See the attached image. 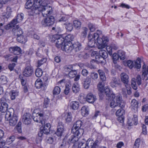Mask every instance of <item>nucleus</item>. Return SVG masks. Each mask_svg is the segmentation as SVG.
I'll use <instances>...</instances> for the list:
<instances>
[{
  "mask_svg": "<svg viewBox=\"0 0 148 148\" xmlns=\"http://www.w3.org/2000/svg\"><path fill=\"white\" fill-rule=\"evenodd\" d=\"M100 34L98 33H94L93 35L90 34L88 36V46L89 47H94L97 42L98 43V47L99 49L104 48L107 45L109 40L107 37L102 36L101 31H99Z\"/></svg>",
  "mask_w": 148,
  "mask_h": 148,
  "instance_id": "f257e3e1",
  "label": "nucleus"
},
{
  "mask_svg": "<svg viewBox=\"0 0 148 148\" xmlns=\"http://www.w3.org/2000/svg\"><path fill=\"white\" fill-rule=\"evenodd\" d=\"M73 52H75L79 51L81 49V45L78 42L72 44Z\"/></svg>",
  "mask_w": 148,
  "mask_h": 148,
  "instance_id": "aec40b11",
  "label": "nucleus"
},
{
  "mask_svg": "<svg viewBox=\"0 0 148 148\" xmlns=\"http://www.w3.org/2000/svg\"><path fill=\"white\" fill-rule=\"evenodd\" d=\"M36 1L34 0H28L25 5V8L27 9H30L31 7L33 6V4Z\"/></svg>",
  "mask_w": 148,
  "mask_h": 148,
  "instance_id": "7c9ffc66",
  "label": "nucleus"
},
{
  "mask_svg": "<svg viewBox=\"0 0 148 148\" xmlns=\"http://www.w3.org/2000/svg\"><path fill=\"white\" fill-rule=\"evenodd\" d=\"M84 132L83 129H77V130H74V134L79 138H80L83 134Z\"/></svg>",
  "mask_w": 148,
  "mask_h": 148,
  "instance_id": "c85d7f7f",
  "label": "nucleus"
},
{
  "mask_svg": "<svg viewBox=\"0 0 148 148\" xmlns=\"http://www.w3.org/2000/svg\"><path fill=\"white\" fill-rule=\"evenodd\" d=\"M49 102V100L48 98H46L45 99L43 106L44 108H47L48 107Z\"/></svg>",
  "mask_w": 148,
  "mask_h": 148,
  "instance_id": "4d7b16f0",
  "label": "nucleus"
},
{
  "mask_svg": "<svg viewBox=\"0 0 148 148\" xmlns=\"http://www.w3.org/2000/svg\"><path fill=\"white\" fill-rule=\"evenodd\" d=\"M95 61L94 60H92L90 61L91 64L88 65V67L91 69H95L96 67L93 64V63L95 62Z\"/></svg>",
  "mask_w": 148,
  "mask_h": 148,
  "instance_id": "bf43d9fd",
  "label": "nucleus"
},
{
  "mask_svg": "<svg viewBox=\"0 0 148 148\" xmlns=\"http://www.w3.org/2000/svg\"><path fill=\"white\" fill-rule=\"evenodd\" d=\"M65 27L67 31L71 32L73 29V26L72 23H69L66 24Z\"/></svg>",
  "mask_w": 148,
  "mask_h": 148,
  "instance_id": "c03bdc74",
  "label": "nucleus"
},
{
  "mask_svg": "<svg viewBox=\"0 0 148 148\" xmlns=\"http://www.w3.org/2000/svg\"><path fill=\"white\" fill-rule=\"evenodd\" d=\"M4 99V98H2L0 99V103L1 104L0 110L3 113L7 111L5 115V120L9 121V112L8 111V105L6 103L2 101Z\"/></svg>",
  "mask_w": 148,
  "mask_h": 148,
  "instance_id": "423d86ee",
  "label": "nucleus"
},
{
  "mask_svg": "<svg viewBox=\"0 0 148 148\" xmlns=\"http://www.w3.org/2000/svg\"><path fill=\"white\" fill-rule=\"evenodd\" d=\"M128 124L130 126L133 125H136L137 123V119L136 117H134L132 119H129L128 120Z\"/></svg>",
  "mask_w": 148,
  "mask_h": 148,
  "instance_id": "4be33fe9",
  "label": "nucleus"
},
{
  "mask_svg": "<svg viewBox=\"0 0 148 148\" xmlns=\"http://www.w3.org/2000/svg\"><path fill=\"white\" fill-rule=\"evenodd\" d=\"M63 49L67 53H70L73 52V45L71 42L64 43Z\"/></svg>",
  "mask_w": 148,
  "mask_h": 148,
  "instance_id": "f8f14e48",
  "label": "nucleus"
},
{
  "mask_svg": "<svg viewBox=\"0 0 148 148\" xmlns=\"http://www.w3.org/2000/svg\"><path fill=\"white\" fill-rule=\"evenodd\" d=\"M82 125V122L80 120H78L76 121V122L74 124L73 127L72 131L74 132V130H77V129H81V127Z\"/></svg>",
  "mask_w": 148,
  "mask_h": 148,
  "instance_id": "6ab92c4d",
  "label": "nucleus"
},
{
  "mask_svg": "<svg viewBox=\"0 0 148 148\" xmlns=\"http://www.w3.org/2000/svg\"><path fill=\"white\" fill-rule=\"evenodd\" d=\"M33 69L29 63H26L23 72L24 76L26 77L31 76L33 73Z\"/></svg>",
  "mask_w": 148,
  "mask_h": 148,
  "instance_id": "9d476101",
  "label": "nucleus"
},
{
  "mask_svg": "<svg viewBox=\"0 0 148 148\" xmlns=\"http://www.w3.org/2000/svg\"><path fill=\"white\" fill-rule=\"evenodd\" d=\"M73 24L74 27L77 29H79L81 27V22L78 20H75L73 21Z\"/></svg>",
  "mask_w": 148,
  "mask_h": 148,
  "instance_id": "a19ab883",
  "label": "nucleus"
},
{
  "mask_svg": "<svg viewBox=\"0 0 148 148\" xmlns=\"http://www.w3.org/2000/svg\"><path fill=\"white\" fill-rule=\"evenodd\" d=\"M12 32L13 34L16 36L22 35L23 33L22 29L18 25L12 29Z\"/></svg>",
  "mask_w": 148,
  "mask_h": 148,
  "instance_id": "ddd939ff",
  "label": "nucleus"
},
{
  "mask_svg": "<svg viewBox=\"0 0 148 148\" xmlns=\"http://www.w3.org/2000/svg\"><path fill=\"white\" fill-rule=\"evenodd\" d=\"M121 79L123 83H128L129 82V76L125 73H122L121 74Z\"/></svg>",
  "mask_w": 148,
  "mask_h": 148,
  "instance_id": "412c9836",
  "label": "nucleus"
},
{
  "mask_svg": "<svg viewBox=\"0 0 148 148\" xmlns=\"http://www.w3.org/2000/svg\"><path fill=\"white\" fill-rule=\"evenodd\" d=\"M56 140V138L54 137H50L47 139V142L50 144H52L55 142Z\"/></svg>",
  "mask_w": 148,
  "mask_h": 148,
  "instance_id": "6e6d98bb",
  "label": "nucleus"
},
{
  "mask_svg": "<svg viewBox=\"0 0 148 148\" xmlns=\"http://www.w3.org/2000/svg\"><path fill=\"white\" fill-rule=\"evenodd\" d=\"M74 37L71 34H69L66 36L64 38V43L71 42V41L73 40Z\"/></svg>",
  "mask_w": 148,
  "mask_h": 148,
  "instance_id": "72a5a7b5",
  "label": "nucleus"
},
{
  "mask_svg": "<svg viewBox=\"0 0 148 148\" xmlns=\"http://www.w3.org/2000/svg\"><path fill=\"white\" fill-rule=\"evenodd\" d=\"M12 95L11 97V99L12 100H14L15 99L16 97L18 95V92L12 90L11 91Z\"/></svg>",
  "mask_w": 148,
  "mask_h": 148,
  "instance_id": "79ce46f5",
  "label": "nucleus"
},
{
  "mask_svg": "<svg viewBox=\"0 0 148 148\" xmlns=\"http://www.w3.org/2000/svg\"><path fill=\"white\" fill-rule=\"evenodd\" d=\"M10 51L14 55H18L21 53L22 51L20 47L15 46L10 47Z\"/></svg>",
  "mask_w": 148,
  "mask_h": 148,
  "instance_id": "4468645a",
  "label": "nucleus"
},
{
  "mask_svg": "<svg viewBox=\"0 0 148 148\" xmlns=\"http://www.w3.org/2000/svg\"><path fill=\"white\" fill-rule=\"evenodd\" d=\"M40 7L41 8L40 12L42 13L43 16H50L52 12V8L47 5L43 6L41 4Z\"/></svg>",
  "mask_w": 148,
  "mask_h": 148,
  "instance_id": "6e6552de",
  "label": "nucleus"
},
{
  "mask_svg": "<svg viewBox=\"0 0 148 148\" xmlns=\"http://www.w3.org/2000/svg\"><path fill=\"white\" fill-rule=\"evenodd\" d=\"M123 64L125 66H128L130 69H132L133 67L139 69L141 67L140 59L138 58L136 61L134 62L130 60L123 62Z\"/></svg>",
  "mask_w": 148,
  "mask_h": 148,
  "instance_id": "39448f33",
  "label": "nucleus"
},
{
  "mask_svg": "<svg viewBox=\"0 0 148 148\" xmlns=\"http://www.w3.org/2000/svg\"><path fill=\"white\" fill-rule=\"evenodd\" d=\"M99 142L98 140H96L95 141H94V143L92 148H106L104 147H99L98 146Z\"/></svg>",
  "mask_w": 148,
  "mask_h": 148,
  "instance_id": "864d4df0",
  "label": "nucleus"
},
{
  "mask_svg": "<svg viewBox=\"0 0 148 148\" xmlns=\"http://www.w3.org/2000/svg\"><path fill=\"white\" fill-rule=\"evenodd\" d=\"M86 100L88 102L93 103L96 100V96L91 93H89L86 95Z\"/></svg>",
  "mask_w": 148,
  "mask_h": 148,
  "instance_id": "f3484780",
  "label": "nucleus"
},
{
  "mask_svg": "<svg viewBox=\"0 0 148 148\" xmlns=\"http://www.w3.org/2000/svg\"><path fill=\"white\" fill-rule=\"evenodd\" d=\"M104 91L106 95L108 96H109L111 93V91L108 86H106L105 87Z\"/></svg>",
  "mask_w": 148,
  "mask_h": 148,
  "instance_id": "603ef678",
  "label": "nucleus"
},
{
  "mask_svg": "<svg viewBox=\"0 0 148 148\" xmlns=\"http://www.w3.org/2000/svg\"><path fill=\"white\" fill-rule=\"evenodd\" d=\"M116 56L117 57L118 56H119L120 59L122 60H124L125 58V52L121 51H119L118 54L114 53L113 54V59L117 60H118V58H115Z\"/></svg>",
  "mask_w": 148,
  "mask_h": 148,
  "instance_id": "2eb2a0df",
  "label": "nucleus"
},
{
  "mask_svg": "<svg viewBox=\"0 0 148 148\" xmlns=\"http://www.w3.org/2000/svg\"><path fill=\"white\" fill-rule=\"evenodd\" d=\"M54 21L55 19L53 16H49L43 19L41 22V23L44 27L49 26L54 24Z\"/></svg>",
  "mask_w": 148,
  "mask_h": 148,
  "instance_id": "1a4fd4ad",
  "label": "nucleus"
},
{
  "mask_svg": "<svg viewBox=\"0 0 148 148\" xmlns=\"http://www.w3.org/2000/svg\"><path fill=\"white\" fill-rule=\"evenodd\" d=\"M82 75L84 76H86L87 75L88 73V71L85 69H83L82 71Z\"/></svg>",
  "mask_w": 148,
  "mask_h": 148,
  "instance_id": "e2e57ef3",
  "label": "nucleus"
},
{
  "mask_svg": "<svg viewBox=\"0 0 148 148\" xmlns=\"http://www.w3.org/2000/svg\"><path fill=\"white\" fill-rule=\"evenodd\" d=\"M64 124L62 121H59L58 122L57 125V128L59 129H64Z\"/></svg>",
  "mask_w": 148,
  "mask_h": 148,
  "instance_id": "052dcab7",
  "label": "nucleus"
},
{
  "mask_svg": "<svg viewBox=\"0 0 148 148\" xmlns=\"http://www.w3.org/2000/svg\"><path fill=\"white\" fill-rule=\"evenodd\" d=\"M88 27L89 29L91 32H93L95 29L94 26L91 23H89Z\"/></svg>",
  "mask_w": 148,
  "mask_h": 148,
  "instance_id": "338daca9",
  "label": "nucleus"
},
{
  "mask_svg": "<svg viewBox=\"0 0 148 148\" xmlns=\"http://www.w3.org/2000/svg\"><path fill=\"white\" fill-rule=\"evenodd\" d=\"M51 127L50 123H47L46 124L43 126L42 130L44 132V134H47L50 132V129Z\"/></svg>",
  "mask_w": 148,
  "mask_h": 148,
  "instance_id": "5701e85b",
  "label": "nucleus"
},
{
  "mask_svg": "<svg viewBox=\"0 0 148 148\" xmlns=\"http://www.w3.org/2000/svg\"><path fill=\"white\" fill-rule=\"evenodd\" d=\"M64 131V129H57V131L56 132V134L59 136H62Z\"/></svg>",
  "mask_w": 148,
  "mask_h": 148,
  "instance_id": "09e8293b",
  "label": "nucleus"
},
{
  "mask_svg": "<svg viewBox=\"0 0 148 148\" xmlns=\"http://www.w3.org/2000/svg\"><path fill=\"white\" fill-rule=\"evenodd\" d=\"M17 40L18 42L23 44L25 43L27 40V38L24 37L22 35L17 36Z\"/></svg>",
  "mask_w": 148,
  "mask_h": 148,
  "instance_id": "bb28decb",
  "label": "nucleus"
},
{
  "mask_svg": "<svg viewBox=\"0 0 148 148\" xmlns=\"http://www.w3.org/2000/svg\"><path fill=\"white\" fill-rule=\"evenodd\" d=\"M79 139V138L74 134L69 139V142L75 143Z\"/></svg>",
  "mask_w": 148,
  "mask_h": 148,
  "instance_id": "c756f323",
  "label": "nucleus"
},
{
  "mask_svg": "<svg viewBox=\"0 0 148 148\" xmlns=\"http://www.w3.org/2000/svg\"><path fill=\"white\" fill-rule=\"evenodd\" d=\"M142 128L143 130L142 132V133L145 135L147 133V131L146 126L144 125H143L142 126Z\"/></svg>",
  "mask_w": 148,
  "mask_h": 148,
  "instance_id": "774afa93",
  "label": "nucleus"
},
{
  "mask_svg": "<svg viewBox=\"0 0 148 148\" xmlns=\"http://www.w3.org/2000/svg\"><path fill=\"white\" fill-rule=\"evenodd\" d=\"M96 60L99 63H100L102 64H104L106 63V58H103L100 55H97L95 57Z\"/></svg>",
  "mask_w": 148,
  "mask_h": 148,
  "instance_id": "b1692460",
  "label": "nucleus"
},
{
  "mask_svg": "<svg viewBox=\"0 0 148 148\" xmlns=\"http://www.w3.org/2000/svg\"><path fill=\"white\" fill-rule=\"evenodd\" d=\"M106 49L110 55H111L112 54V48L111 46H106Z\"/></svg>",
  "mask_w": 148,
  "mask_h": 148,
  "instance_id": "13d9d810",
  "label": "nucleus"
},
{
  "mask_svg": "<svg viewBox=\"0 0 148 148\" xmlns=\"http://www.w3.org/2000/svg\"><path fill=\"white\" fill-rule=\"evenodd\" d=\"M140 144V139L137 138L135 140L134 145V148H138Z\"/></svg>",
  "mask_w": 148,
  "mask_h": 148,
  "instance_id": "a18cd8bd",
  "label": "nucleus"
},
{
  "mask_svg": "<svg viewBox=\"0 0 148 148\" xmlns=\"http://www.w3.org/2000/svg\"><path fill=\"white\" fill-rule=\"evenodd\" d=\"M88 29L86 27H84L83 29V31L82 32V35L84 37H85L86 35Z\"/></svg>",
  "mask_w": 148,
  "mask_h": 148,
  "instance_id": "69168bd1",
  "label": "nucleus"
},
{
  "mask_svg": "<svg viewBox=\"0 0 148 148\" xmlns=\"http://www.w3.org/2000/svg\"><path fill=\"white\" fill-rule=\"evenodd\" d=\"M60 88L58 86H56L53 90V94L54 95H57L60 93Z\"/></svg>",
  "mask_w": 148,
  "mask_h": 148,
  "instance_id": "49530a36",
  "label": "nucleus"
},
{
  "mask_svg": "<svg viewBox=\"0 0 148 148\" xmlns=\"http://www.w3.org/2000/svg\"><path fill=\"white\" fill-rule=\"evenodd\" d=\"M88 109L87 106H83L81 110V113L83 116H86L88 114Z\"/></svg>",
  "mask_w": 148,
  "mask_h": 148,
  "instance_id": "a878e982",
  "label": "nucleus"
},
{
  "mask_svg": "<svg viewBox=\"0 0 148 148\" xmlns=\"http://www.w3.org/2000/svg\"><path fill=\"white\" fill-rule=\"evenodd\" d=\"M79 103L77 101H72L71 102L70 107L73 110H77L79 107Z\"/></svg>",
  "mask_w": 148,
  "mask_h": 148,
  "instance_id": "cd10ccee",
  "label": "nucleus"
},
{
  "mask_svg": "<svg viewBox=\"0 0 148 148\" xmlns=\"http://www.w3.org/2000/svg\"><path fill=\"white\" fill-rule=\"evenodd\" d=\"M42 3L41 0H36L33 4V6L32 8L28 11L29 15L33 16L34 14H39L41 8L40 6Z\"/></svg>",
  "mask_w": 148,
  "mask_h": 148,
  "instance_id": "20e7f679",
  "label": "nucleus"
},
{
  "mask_svg": "<svg viewBox=\"0 0 148 148\" xmlns=\"http://www.w3.org/2000/svg\"><path fill=\"white\" fill-rule=\"evenodd\" d=\"M71 82L70 80L66 79H63L58 82V83H69Z\"/></svg>",
  "mask_w": 148,
  "mask_h": 148,
  "instance_id": "0e129e2a",
  "label": "nucleus"
},
{
  "mask_svg": "<svg viewBox=\"0 0 148 148\" xmlns=\"http://www.w3.org/2000/svg\"><path fill=\"white\" fill-rule=\"evenodd\" d=\"M91 77L92 79H95L97 78L98 75L97 74V73H91Z\"/></svg>",
  "mask_w": 148,
  "mask_h": 148,
  "instance_id": "680f3d73",
  "label": "nucleus"
},
{
  "mask_svg": "<svg viewBox=\"0 0 148 148\" xmlns=\"http://www.w3.org/2000/svg\"><path fill=\"white\" fill-rule=\"evenodd\" d=\"M36 110H34L32 114L34 120L37 122L41 123L42 125L44 124L45 122L44 120L43 114L38 112L36 113Z\"/></svg>",
  "mask_w": 148,
  "mask_h": 148,
  "instance_id": "0eeeda50",
  "label": "nucleus"
},
{
  "mask_svg": "<svg viewBox=\"0 0 148 148\" xmlns=\"http://www.w3.org/2000/svg\"><path fill=\"white\" fill-rule=\"evenodd\" d=\"M94 143V141L91 139L89 138L87 141L83 139L80 141L77 145L76 144H74L73 148H92Z\"/></svg>",
  "mask_w": 148,
  "mask_h": 148,
  "instance_id": "7ed1b4c3",
  "label": "nucleus"
},
{
  "mask_svg": "<svg viewBox=\"0 0 148 148\" xmlns=\"http://www.w3.org/2000/svg\"><path fill=\"white\" fill-rule=\"evenodd\" d=\"M64 38L60 37L56 39V46L58 48H61L63 49L64 45Z\"/></svg>",
  "mask_w": 148,
  "mask_h": 148,
  "instance_id": "dca6fc26",
  "label": "nucleus"
},
{
  "mask_svg": "<svg viewBox=\"0 0 148 148\" xmlns=\"http://www.w3.org/2000/svg\"><path fill=\"white\" fill-rule=\"evenodd\" d=\"M21 125V123L20 121L19 122L16 127L14 128L15 131H17L18 133H21L22 132Z\"/></svg>",
  "mask_w": 148,
  "mask_h": 148,
  "instance_id": "4c0bfd02",
  "label": "nucleus"
},
{
  "mask_svg": "<svg viewBox=\"0 0 148 148\" xmlns=\"http://www.w3.org/2000/svg\"><path fill=\"white\" fill-rule=\"evenodd\" d=\"M9 18V16L8 14L7 16L6 15L3 16L2 20V21L4 22L0 23V27H1L3 26V25L6 24Z\"/></svg>",
  "mask_w": 148,
  "mask_h": 148,
  "instance_id": "e433bc0d",
  "label": "nucleus"
},
{
  "mask_svg": "<svg viewBox=\"0 0 148 148\" xmlns=\"http://www.w3.org/2000/svg\"><path fill=\"white\" fill-rule=\"evenodd\" d=\"M24 16V14L23 13L18 14L17 15L16 18L14 19L10 23V27H14V25L16 24L17 23L20 22L23 20Z\"/></svg>",
  "mask_w": 148,
  "mask_h": 148,
  "instance_id": "9b49d317",
  "label": "nucleus"
},
{
  "mask_svg": "<svg viewBox=\"0 0 148 148\" xmlns=\"http://www.w3.org/2000/svg\"><path fill=\"white\" fill-rule=\"evenodd\" d=\"M101 49L99 51V53L100 56L103 57V58H106L108 56V54L107 52L105 50Z\"/></svg>",
  "mask_w": 148,
  "mask_h": 148,
  "instance_id": "f704fd0d",
  "label": "nucleus"
},
{
  "mask_svg": "<svg viewBox=\"0 0 148 148\" xmlns=\"http://www.w3.org/2000/svg\"><path fill=\"white\" fill-rule=\"evenodd\" d=\"M72 90L73 92L76 93L78 92L79 90V86L78 84H74L72 87Z\"/></svg>",
  "mask_w": 148,
  "mask_h": 148,
  "instance_id": "58836bf2",
  "label": "nucleus"
},
{
  "mask_svg": "<svg viewBox=\"0 0 148 148\" xmlns=\"http://www.w3.org/2000/svg\"><path fill=\"white\" fill-rule=\"evenodd\" d=\"M131 107L132 109L134 110L137 109L138 103L136 100L135 99H132L131 102Z\"/></svg>",
  "mask_w": 148,
  "mask_h": 148,
  "instance_id": "393cba45",
  "label": "nucleus"
},
{
  "mask_svg": "<svg viewBox=\"0 0 148 148\" xmlns=\"http://www.w3.org/2000/svg\"><path fill=\"white\" fill-rule=\"evenodd\" d=\"M46 60V59L45 58H42L41 60H38L37 62V67H40L45 62Z\"/></svg>",
  "mask_w": 148,
  "mask_h": 148,
  "instance_id": "de8ad7c7",
  "label": "nucleus"
},
{
  "mask_svg": "<svg viewBox=\"0 0 148 148\" xmlns=\"http://www.w3.org/2000/svg\"><path fill=\"white\" fill-rule=\"evenodd\" d=\"M31 115L29 113H26L23 116V123L26 125H28L31 122Z\"/></svg>",
  "mask_w": 148,
  "mask_h": 148,
  "instance_id": "a211bd4d",
  "label": "nucleus"
},
{
  "mask_svg": "<svg viewBox=\"0 0 148 148\" xmlns=\"http://www.w3.org/2000/svg\"><path fill=\"white\" fill-rule=\"evenodd\" d=\"M141 79L140 76L139 75H138L136 77V78H133L131 80V83L137 82L138 83H141Z\"/></svg>",
  "mask_w": 148,
  "mask_h": 148,
  "instance_id": "473e14b6",
  "label": "nucleus"
},
{
  "mask_svg": "<svg viewBox=\"0 0 148 148\" xmlns=\"http://www.w3.org/2000/svg\"><path fill=\"white\" fill-rule=\"evenodd\" d=\"M125 86L127 88V94L130 95L131 93V88L130 87V84H126Z\"/></svg>",
  "mask_w": 148,
  "mask_h": 148,
  "instance_id": "5fc2aeb1",
  "label": "nucleus"
},
{
  "mask_svg": "<svg viewBox=\"0 0 148 148\" xmlns=\"http://www.w3.org/2000/svg\"><path fill=\"white\" fill-rule=\"evenodd\" d=\"M17 118L16 116H13L10 119V125L13 126L15 125L17 123Z\"/></svg>",
  "mask_w": 148,
  "mask_h": 148,
  "instance_id": "2f4dec72",
  "label": "nucleus"
},
{
  "mask_svg": "<svg viewBox=\"0 0 148 148\" xmlns=\"http://www.w3.org/2000/svg\"><path fill=\"white\" fill-rule=\"evenodd\" d=\"M42 74V71L40 69L38 68L36 69L35 71V75L37 77H40Z\"/></svg>",
  "mask_w": 148,
  "mask_h": 148,
  "instance_id": "ea45409f",
  "label": "nucleus"
},
{
  "mask_svg": "<svg viewBox=\"0 0 148 148\" xmlns=\"http://www.w3.org/2000/svg\"><path fill=\"white\" fill-rule=\"evenodd\" d=\"M77 74V72L75 70H72L69 73V76L70 78L74 77Z\"/></svg>",
  "mask_w": 148,
  "mask_h": 148,
  "instance_id": "37998d69",
  "label": "nucleus"
},
{
  "mask_svg": "<svg viewBox=\"0 0 148 148\" xmlns=\"http://www.w3.org/2000/svg\"><path fill=\"white\" fill-rule=\"evenodd\" d=\"M97 88L99 92L104 91V86L103 84H98Z\"/></svg>",
  "mask_w": 148,
  "mask_h": 148,
  "instance_id": "3c124183",
  "label": "nucleus"
},
{
  "mask_svg": "<svg viewBox=\"0 0 148 148\" xmlns=\"http://www.w3.org/2000/svg\"><path fill=\"white\" fill-rule=\"evenodd\" d=\"M72 116L71 113H67L66 118V120L67 122H70L72 121Z\"/></svg>",
  "mask_w": 148,
  "mask_h": 148,
  "instance_id": "8fccbe9b",
  "label": "nucleus"
},
{
  "mask_svg": "<svg viewBox=\"0 0 148 148\" xmlns=\"http://www.w3.org/2000/svg\"><path fill=\"white\" fill-rule=\"evenodd\" d=\"M125 114V110L121 108H120L117 110L116 113V115L117 116H121L124 114Z\"/></svg>",
  "mask_w": 148,
  "mask_h": 148,
  "instance_id": "c9c22d12",
  "label": "nucleus"
},
{
  "mask_svg": "<svg viewBox=\"0 0 148 148\" xmlns=\"http://www.w3.org/2000/svg\"><path fill=\"white\" fill-rule=\"evenodd\" d=\"M110 97L113 99L110 104L111 108H114L119 106L121 108L124 107L125 104L122 100V97L120 96H115L114 94H112Z\"/></svg>",
  "mask_w": 148,
  "mask_h": 148,
  "instance_id": "f03ea898",
  "label": "nucleus"
}]
</instances>
